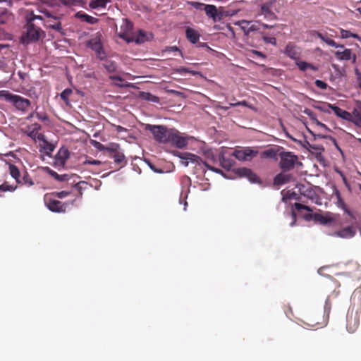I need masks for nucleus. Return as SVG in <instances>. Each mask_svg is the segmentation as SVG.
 Segmentation results:
<instances>
[{
	"instance_id": "nucleus-1",
	"label": "nucleus",
	"mask_w": 361,
	"mask_h": 361,
	"mask_svg": "<svg viewBox=\"0 0 361 361\" xmlns=\"http://www.w3.org/2000/svg\"><path fill=\"white\" fill-rule=\"evenodd\" d=\"M279 167L283 172L293 170L296 165H302L298 157L293 152L284 151L279 153Z\"/></svg>"
},
{
	"instance_id": "nucleus-25",
	"label": "nucleus",
	"mask_w": 361,
	"mask_h": 361,
	"mask_svg": "<svg viewBox=\"0 0 361 361\" xmlns=\"http://www.w3.org/2000/svg\"><path fill=\"white\" fill-rule=\"evenodd\" d=\"M295 64L301 71H305L310 69L314 71H318V68L312 63L300 61L299 59L295 61Z\"/></svg>"
},
{
	"instance_id": "nucleus-31",
	"label": "nucleus",
	"mask_w": 361,
	"mask_h": 361,
	"mask_svg": "<svg viewBox=\"0 0 361 361\" xmlns=\"http://www.w3.org/2000/svg\"><path fill=\"white\" fill-rule=\"evenodd\" d=\"M41 129V126L39 123H33L28 128V136L31 138L36 140V136L39 134V131Z\"/></svg>"
},
{
	"instance_id": "nucleus-39",
	"label": "nucleus",
	"mask_w": 361,
	"mask_h": 361,
	"mask_svg": "<svg viewBox=\"0 0 361 361\" xmlns=\"http://www.w3.org/2000/svg\"><path fill=\"white\" fill-rule=\"evenodd\" d=\"M316 36L317 37H319V39H321L323 42L326 43L329 46H331H331H337V43L334 40H333L327 37H325L323 34H322L319 32H316Z\"/></svg>"
},
{
	"instance_id": "nucleus-29",
	"label": "nucleus",
	"mask_w": 361,
	"mask_h": 361,
	"mask_svg": "<svg viewBox=\"0 0 361 361\" xmlns=\"http://www.w3.org/2000/svg\"><path fill=\"white\" fill-rule=\"evenodd\" d=\"M219 161L221 166L228 171L232 168L234 164V161L233 159L227 158L223 155L219 157Z\"/></svg>"
},
{
	"instance_id": "nucleus-9",
	"label": "nucleus",
	"mask_w": 361,
	"mask_h": 361,
	"mask_svg": "<svg viewBox=\"0 0 361 361\" xmlns=\"http://www.w3.org/2000/svg\"><path fill=\"white\" fill-rule=\"evenodd\" d=\"M133 28V24L131 21L127 18L122 19V24L120 27V32H118V35L121 39H124L128 43L133 42V39L132 38V31Z\"/></svg>"
},
{
	"instance_id": "nucleus-51",
	"label": "nucleus",
	"mask_w": 361,
	"mask_h": 361,
	"mask_svg": "<svg viewBox=\"0 0 361 361\" xmlns=\"http://www.w3.org/2000/svg\"><path fill=\"white\" fill-rule=\"evenodd\" d=\"M314 83L317 87L321 88L322 90H326L328 86L325 82L320 80H317Z\"/></svg>"
},
{
	"instance_id": "nucleus-30",
	"label": "nucleus",
	"mask_w": 361,
	"mask_h": 361,
	"mask_svg": "<svg viewBox=\"0 0 361 361\" xmlns=\"http://www.w3.org/2000/svg\"><path fill=\"white\" fill-rule=\"evenodd\" d=\"M111 0H92L90 3V7L92 9L104 8L106 7L107 3L111 2Z\"/></svg>"
},
{
	"instance_id": "nucleus-37",
	"label": "nucleus",
	"mask_w": 361,
	"mask_h": 361,
	"mask_svg": "<svg viewBox=\"0 0 361 361\" xmlns=\"http://www.w3.org/2000/svg\"><path fill=\"white\" fill-rule=\"evenodd\" d=\"M20 184H25L27 186H32L34 185L32 179L27 171H24L23 175L20 178Z\"/></svg>"
},
{
	"instance_id": "nucleus-61",
	"label": "nucleus",
	"mask_w": 361,
	"mask_h": 361,
	"mask_svg": "<svg viewBox=\"0 0 361 361\" xmlns=\"http://www.w3.org/2000/svg\"><path fill=\"white\" fill-rule=\"evenodd\" d=\"M8 12L6 8L0 9V18L6 16H8Z\"/></svg>"
},
{
	"instance_id": "nucleus-50",
	"label": "nucleus",
	"mask_w": 361,
	"mask_h": 361,
	"mask_svg": "<svg viewBox=\"0 0 361 361\" xmlns=\"http://www.w3.org/2000/svg\"><path fill=\"white\" fill-rule=\"evenodd\" d=\"M326 324V322H319V321H317V319L315 320H312L311 321V323L309 324L310 326H315L317 328H320V327H322L323 326H324Z\"/></svg>"
},
{
	"instance_id": "nucleus-41",
	"label": "nucleus",
	"mask_w": 361,
	"mask_h": 361,
	"mask_svg": "<svg viewBox=\"0 0 361 361\" xmlns=\"http://www.w3.org/2000/svg\"><path fill=\"white\" fill-rule=\"evenodd\" d=\"M17 189V185H9L8 183L5 182L2 184H0V190L3 192L10 191L13 192Z\"/></svg>"
},
{
	"instance_id": "nucleus-6",
	"label": "nucleus",
	"mask_w": 361,
	"mask_h": 361,
	"mask_svg": "<svg viewBox=\"0 0 361 361\" xmlns=\"http://www.w3.org/2000/svg\"><path fill=\"white\" fill-rule=\"evenodd\" d=\"M44 32L40 27L35 26L32 22H27L26 25V32L22 36V42L24 44H29L39 40Z\"/></svg>"
},
{
	"instance_id": "nucleus-10",
	"label": "nucleus",
	"mask_w": 361,
	"mask_h": 361,
	"mask_svg": "<svg viewBox=\"0 0 361 361\" xmlns=\"http://www.w3.org/2000/svg\"><path fill=\"white\" fill-rule=\"evenodd\" d=\"M235 25L240 27L245 36H248L250 32L258 31L259 29V21L253 22L242 20L235 23Z\"/></svg>"
},
{
	"instance_id": "nucleus-36",
	"label": "nucleus",
	"mask_w": 361,
	"mask_h": 361,
	"mask_svg": "<svg viewBox=\"0 0 361 361\" xmlns=\"http://www.w3.org/2000/svg\"><path fill=\"white\" fill-rule=\"evenodd\" d=\"M340 33H341V37L342 38H343V39H347V38H349V37H353V38L357 39H358L360 41L361 40V37L357 34L353 33L350 30H346L341 29Z\"/></svg>"
},
{
	"instance_id": "nucleus-27",
	"label": "nucleus",
	"mask_w": 361,
	"mask_h": 361,
	"mask_svg": "<svg viewBox=\"0 0 361 361\" xmlns=\"http://www.w3.org/2000/svg\"><path fill=\"white\" fill-rule=\"evenodd\" d=\"M8 169L11 177L16 180L18 184L20 183L21 174L18 168L14 164H9Z\"/></svg>"
},
{
	"instance_id": "nucleus-63",
	"label": "nucleus",
	"mask_w": 361,
	"mask_h": 361,
	"mask_svg": "<svg viewBox=\"0 0 361 361\" xmlns=\"http://www.w3.org/2000/svg\"><path fill=\"white\" fill-rule=\"evenodd\" d=\"M291 215H292L293 221L290 223V226H293L295 224V221H296V214L295 213V212L293 211L291 213Z\"/></svg>"
},
{
	"instance_id": "nucleus-59",
	"label": "nucleus",
	"mask_w": 361,
	"mask_h": 361,
	"mask_svg": "<svg viewBox=\"0 0 361 361\" xmlns=\"http://www.w3.org/2000/svg\"><path fill=\"white\" fill-rule=\"evenodd\" d=\"M114 127L117 133H120L122 132H126L127 129L121 126L114 125Z\"/></svg>"
},
{
	"instance_id": "nucleus-38",
	"label": "nucleus",
	"mask_w": 361,
	"mask_h": 361,
	"mask_svg": "<svg viewBox=\"0 0 361 361\" xmlns=\"http://www.w3.org/2000/svg\"><path fill=\"white\" fill-rule=\"evenodd\" d=\"M72 93L73 90L71 89L66 88L60 94V97L64 101L66 105H70L69 97Z\"/></svg>"
},
{
	"instance_id": "nucleus-57",
	"label": "nucleus",
	"mask_w": 361,
	"mask_h": 361,
	"mask_svg": "<svg viewBox=\"0 0 361 361\" xmlns=\"http://www.w3.org/2000/svg\"><path fill=\"white\" fill-rule=\"evenodd\" d=\"M36 116L38 119L41 121H47L48 120V116L46 114H42V113H36Z\"/></svg>"
},
{
	"instance_id": "nucleus-54",
	"label": "nucleus",
	"mask_w": 361,
	"mask_h": 361,
	"mask_svg": "<svg viewBox=\"0 0 361 361\" xmlns=\"http://www.w3.org/2000/svg\"><path fill=\"white\" fill-rule=\"evenodd\" d=\"M315 216H317V213H309V214H306L304 216V219L306 221L313 220L315 222Z\"/></svg>"
},
{
	"instance_id": "nucleus-44",
	"label": "nucleus",
	"mask_w": 361,
	"mask_h": 361,
	"mask_svg": "<svg viewBox=\"0 0 361 361\" xmlns=\"http://www.w3.org/2000/svg\"><path fill=\"white\" fill-rule=\"evenodd\" d=\"M119 149L120 145L116 143H111L107 147H106V150L112 155L118 152L120 150Z\"/></svg>"
},
{
	"instance_id": "nucleus-55",
	"label": "nucleus",
	"mask_w": 361,
	"mask_h": 361,
	"mask_svg": "<svg viewBox=\"0 0 361 361\" xmlns=\"http://www.w3.org/2000/svg\"><path fill=\"white\" fill-rule=\"evenodd\" d=\"M84 164L100 165L101 161L96 159H88L84 161Z\"/></svg>"
},
{
	"instance_id": "nucleus-28",
	"label": "nucleus",
	"mask_w": 361,
	"mask_h": 361,
	"mask_svg": "<svg viewBox=\"0 0 361 361\" xmlns=\"http://www.w3.org/2000/svg\"><path fill=\"white\" fill-rule=\"evenodd\" d=\"M132 38L136 44H142L148 40L146 33L142 30H140L137 35H132Z\"/></svg>"
},
{
	"instance_id": "nucleus-26",
	"label": "nucleus",
	"mask_w": 361,
	"mask_h": 361,
	"mask_svg": "<svg viewBox=\"0 0 361 361\" xmlns=\"http://www.w3.org/2000/svg\"><path fill=\"white\" fill-rule=\"evenodd\" d=\"M187 39L192 44H195L200 39L199 33L192 28H187L186 30Z\"/></svg>"
},
{
	"instance_id": "nucleus-23",
	"label": "nucleus",
	"mask_w": 361,
	"mask_h": 361,
	"mask_svg": "<svg viewBox=\"0 0 361 361\" xmlns=\"http://www.w3.org/2000/svg\"><path fill=\"white\" fill-rule=\"evenodd\" d=\"M70 153L66 148H61L56 155V159L60 164H64L66 160L69 158Z\"/></svg>"
},
{
	"instance_id": "nucleus-2",
	"label": "nucleus",
	"mask_w": 361,
	"mask_h": 361,
	"mask_svg": "<svg viewBox=\"0 0 361 361\" xmlns=\"http://www.w3.org/2000/svg\"><path fill=\"white\" fill-rule=\"evenodd\" d=\"M279 2L277 0H267L260 5V10L257 16H263L266 20H277L275 12H279Z\"/></svg>"
},
{
	"instance_id": "nucleus-11",
	"label": "nucleus",
	"mask_w": 361,
	"mask_h": 361,
	"mask_svg": "<svg viewBox=\"0 0 361 361\" xmlns=\"http://www.w3.org/2000/svg\"><path fill=\"white\" fill-rule=\"evenodd\" d=\"M235 173L240 178H246L251 183H257L260 182L259 177L250 169L242 167L236 169Z\"/></svg>"
},
{
	"instance_id": "nucleus-46",
	"label": "nucleus",
	"mask_w": 361,
	"mask_h": 361,
	"mask_svg": "<svg viewBox=\"0 0 361 361\" xmlns=\"http://www.w3.org/2000/svg\"><path fill=\"white\" fill-rule=\"evenodd\" d=\"M187 4L188 5H190L191 6H192L194 8H195L197 10H202V8H204V6H206V4H204L203 3H200V2H196V1H187Z\"/></svg>"
},
{
	"instance_id": "nucleus-22",
	"label": "nucleus",
	"mask_w": 361,
	"mask_h": 361,
	"mask_svg": "<svg viewBox=\"0 0 361 361\" xmlns=\"http://www.w3.org/2000/svg\"><path fill=\"white\" fill-rule=\"evenodd\" d=\"M355 233V230L352 226H347L335 232L334 235L340 238H349L353 237Z\"/></svg>"
},
{
	"instance_id": "nucleus-17",
	"label": "nucleus",
	"mask_w": 361,
	"mask_h": 361,
	"mask_svg": "<svg viewBox=\"0 0 361 361\" xmlns=\"http://www.w3.org/2000/svg\"><path fill=\"white\" fill-rule=\"evenodd\" d=\"M284 53L289 58L295 60V61L299 59L300 52L298 51V48L291 42H289L286 45Z\"/></svg>"
},
{
	"instance_id": "nucleus-13",
	"label": "nucleus",
	"mask_w": 361,
	"mask_h": 361,
	"mask_svg": "<svg viewBox=\"0 0 361 361\" xmlns=\"http://www.w3.org/2000/svg\"><path fill=\"white\" fill-rule=\"evenodd\" d=\"M169 142L175 145L178 148H183L187 145L188 140L181 136L178 131L172 129Z\"/></svg>"
},
{
	"instance_id": "nucleus-47",
	"label": "nucleus",
	"mask_w": 361,
	"mask_h": 361,
	"mask_svg": "<svg viewBox=\"0 0 361 361\" xmlns=\"http://www.w3.org/2000/svg\"><path fill=\"white\" fill-rule=\"evenodd\" d=\"M294 207L298 211H300L302 209H305V210L308 211V212H312V209L311 207H310L309 206L304 205V204H302L298 203V202H295L294 204Z\"/></svg>"
},
{
	"instance_id": "nucleus-20",
	"label": "nucleus",
	"mask_w": 361,
	"mask_h": 361,
	"mask_svg": "<svg viewBox=\"0 0 361 361\" xmlns=\"http://www.w3.org/2000/svg\"><path fill=\"white\" fill-rule=\"evenodd\" d=\"M292 178V175L281 172L277 174L274 178V185L279 186L288 183Z\"/></svg>"
},
{
	"instance_id": "nucleus-21",
	"label": "nucleus",
	"mask_w": 361,
	"mask_h": 361,
	"mask_svg": "<svg viewBox=\"0 0 361 361\" xmlns=\"http://www.w3.org/2000/svg\"><path fill=\"white\" fill-rule=\"evenodd\" d=\"M335 56L338 60H350L353 59V62L356 61L355 54L352 55V51L349 49H345L343 51H337L335 52Z\"/></svg>"
},
{
	"instance_id": "nucleus-45",
	"label": "nucleus",
	"mask_w": 361,
	"mask_h": 361,
	"mask_svg": "<svg viewBox=\"0 0 361 361\" xmlns=\"http://www.w3.org/2000/svg\"><path fill=\"white\" fill-rule=\"evenodd\" d=\"M262 34V37L263 41L267 44H271L273 45L276 44V39L274 37H268L265 35L263 32Z\"/></svg>"
},
{
	"instance_id": "nucleus-4",
	"label": "nucleus",
	"mask_w": 361,
	"mask_h": 361,
	"mask_svg": "<svg viewBox=\"0 0 361 361\" xmlns=\"http://www.w3.org/2000/svg\"><path fill=\"white\" fill-rule=\"evenodd\" d=\"M0 97H2L6 102H11L19 110L25 111L30 105L29 99L19 95L13 94L8 91H0Z\"/></svg>"
},
{
	"instance_id": "nucleus-8",
	"label": "nucleus",
	"mask_w": 361,
	"mask_h": 361,
	"mask_svg": "<svg viewBox=\"0 0 361 361\" xmlns=\"http://www.w3.org/2000/svg\"><path fill=\"white\" fill-rule=\"evenodd\" d=\"M258 150L250 147H239L234 149L232 156L239 161H251L258 154Z\"/></svg>"
},
{
	"instance_id": "nucleus-49",
	"label": "nucleus",
	"mask_w": 361,
	"mask_h": 361,
	"mask_svg": "<svg viewBox=\"0 0 361 361\" xmlns=\"http://www.w3.org/2000/svg\"><path fill=\"white\" fill-rule=\"evenodd\" d=\"M230 106H243L252 108L251 106L249 104V103L245 100H243V101H240V102H238L236 103H231Z\"/></svg>"
},
{
	"instance_id": "nucleus-14",
	"label": "nucleus",
	"mask_w": 361,
	"mask_h": 361,
	"mask_svg": "<svg viewBox=\"0 0 361 361\" xmlns=\"http://www.w3.org/2000/svg\"><path fill=\"white\" fill-rule=\"evenodd\" d=\"M46 205L49 210L54 212H64L66 209V203H63L59 200L45 197Z\"/></svg>"
},
{
	"instance_id": "nucleus-48",
	"label": "nucleus",
	"mask_w": 361,
	"mask_h": 361,
	"mask_svg": "<svg viewBox=\"0 0 361 361\" xmlns=\"http://www.w3.org/2000/svg\"><path fill=\"white\" fill-rule=\"evenodd\" d=\"M304 188H305V185H303L299 188V191H300V194L303 195L304 196H306L307 197H311L310 195H311V193H312V190H305Z\"/></svg>"
},
{
	"instance_id": "nucleus-18",
	"label": "nucleus",
	"mask_w": 361,
	"mask_h": 361,
	"mask_svg": "<svg viewBox=\"0 0 361 361\" xmlns=\"http://www.w3.org/2000/svg\"><path fill=\"white\" fill-rule=\"evenodd\" d=\"M282 149L283 147L279 146L269 148L262 152L261 157L267 159H276L277 156L279 157V153Z\"/></svg>"
},
{
	"instance_id": "nucleus-32",
	"label": "nucleus",
	"mask_w": 361,
	"mask_h": 361,
	"mask_svg": "<svg viewBox=\"0 0 361 361\" xmlns=\"http://www.w3.org/2000/svg\"><path fill=\"white\" fill-rule=\"evenodd\" d=\"M54 149L55 146L53 144L49 142L48 141L44 142V143H43L42 145H40V152H44L48 156L51 155V152H54Z\"/></svg>"
},
{
	"instance_id": "nucleus-5",
	"label": "nucleus",
	"mask_w": 361,
	"mask_h": 361,
	"mask_svg": "<svg viewBox=\"0 0 361 361\" xmlns=\"http://www.w3.org/2000/svg\"><path fill=\"white\" fill-rule=\"evenodd\" d=\"M86 47L94 51L98 59L103 61L106 58V54L102 42V35L99 32L96 33L94 36L87 41Z\"/></svg>"
},
{
	"instance_id": "nucleus-43",
	"label": "nucleus",
	"mask_w": 361,
	"mask_h": 361,
	"mask_svg": "<svg viewBox=\"0 0 361 361\" xmlns=\"http://www.w3.org/2000/svg\"><path fill=\"white\" fill-rule=\"evenodd\" d=\"M305 113L306 114H307L309 116H310V118L314 121L315 123L317 124V126L320 127L321 128H323L326 130H329L328 128L326 127V126L322 123H321L320 121H319L317 119H316L315 118L312 117V115H313V113L310 111V110H306L305 111Z\"/></svg>"
},
{
	"instance_id": "nucleus-7",
	"label": "nucleus",
	"mask_w": 361,
	"mask_h": 361,
	"mask_svg": "<svg viewBox=\"0 0 361 361\" xmlns=\"http://www.w3.org/2000/svg\"><path fill=\"white\" fill-rule=\"evenodd\" d=\"M178 157L181 159V161H180L181 164L185 166H188L190 162L194 163L197 165H200L201 164H203L208 169H209L212 171H214L216 173H222V171L220 169H218L213 166H209L206 162L203 161L202 159L200 157H198L194 154L188 153V152H186L184 154L179 153Z\"/></svg>"
},
{
	"instance_id": "nucleus-34",
	"label": "nucleus",
	"mask_w": 361,
	"mask_h": 361,
	"mask_svg": "<svg viewBox=\"0 0 361 361\" xmlns=\"http://www.w3.org/2000/svg\"><path fill=\"white\" fill-rule=\"evenodd\" d=\"M112 157L114 158V162L116 164H121V165H124L126 164V161L125 160L126 157H125L123 153L120 150L118 152H116V154H114L112 155Z\"/></svg>"
},
{
	"instance_id": "nucleus-16",
	"label": "nucleus",
	"mask_w": 361,
	"mask_h": 361,
	"mask_svg": "<svg viewBox=\"0 0 361 361\" xmlns=\"http://www.w3.org/2000/svg\"><path fill=\"white\" fill-rule=\"evenodd\" d=\"M350 122L353 123L356 126L361 128V102H356L351 113Z\"/></svg>"
},
{
	"instance_id": "nucleus-62",
	"label": "nucleus",
	"mask_w": 361,
	"mask_h": 361,
	"mask_svg": "<svg viewBox=\"0 0 361 361\" xmlns=\"http://www.w3.org/2000/svg\"><path fill=\"white\" fill-rule=\"evenodd\" d=\"M9 16H10V15L4 16V17H2V18H0V25L6 23L8 21Z\"/></svg>"
},
{
	"instance_id": "nucleus-53",
	"label": "nucleus",
	"mask_w": 361,
	"mask_h": 361,
	"mask_svg": "<svg viewBox=\"0 0 361 361\" xmlns=\"http://www.w3.org/2000/svg\"><path fill=\"white\" fill-rule=\"evenodd\" d=\"M49 27L53 30L61 32L62 30L61 23L60 22H56L53 25H50Z\"/></svg>"
},
{
	"instance_id": "nucleus-24",
	"label": "nucleus",
	"mask_w": 361,
	"mask_h": 361,
	"mask_svg": "<svg viewBox=\"0 0 361 361\" xmlns=\"http://www.w3.org/2000/svg\"><path fill=\"white\" fill-rule=\"evenodd\" d=\"M75 17L81 20V21L86 22L90 24H94L98 21L97 18H94V17L89 16V15L86 14L85 13H82V12L76 13Z\"/></svg>"
},
{
	"instance_id": "nucleus-52",
	"label": "nucleus",
	"mask_w": 361,
	"mask_h": 361,
	"mask_svg": "<svg viewBox=\"0 0 361 361\" xmlns=\"http://www.w3.org/2000/svg\"><path fill=\"white\" fill-rule=\"evenodd\" d=\"M69 194H70V192H67V191H61V192H55L54 195L56 197L60 198V199H62V198H64V197H67Z\"/></svg>"
},
{
	"instance_id": "nucleus-56",
	"label": "nucleus",
	"mask_w": 361,
	"mask_h": 361,
	"mask_svg": "<svg viewBox=\"0 0 361 361\" xmlns=\"http://www.w3.org/2000/svg\"><path fill=\"white\" fill-rule=\"evenodd\" d=\"M252 54L253 55V57L257 56L259 58H262L263 59L266 58V56L263 53L257 50H252Z\"/></svg>"
},
{
	"instance_id": "nucleus-58",
	"label": "nucleus",
	"mask_w": 361,
	"mask_h": 361,
	"mask_svg": "<svg viewBox=\"0 0 361 361\" xmlns=\"http://www.w3.org/2000/svg\"><path fill=\"white\" fill-rule=\"evenodd\" d=\"M49 173L51 174V176L52 177H54L55 179L59 180H63L62 178H61V176L59 175L56 171H54L53 170H50V169H49Z\"/></svg>"
},
{
	"instance_id": "nucleus-40",
	"label": "nucleus",
	"mask_w": 361,
	"mask_h": 361,
	"mask_svg": "<svg viewBox=\"0 0 361 361\" xmlns=\"http://www.w3.org/2000/svg\"><path fill=\"white\" fill-rule=\"evenodd\" d=\"M60 2L66 6H78L85 3V0H60Z\"/></svg>"
},
{
	"instance_id": "nucleus-42",
	"label": "nucleus",
	"mask_w": 361,
	"mask_h": 361,
	"mask_svg": "<svg viewBox=\"0 0 361 361\" xmlns=\"http://www.w3.org/2000/svg\"><path fill=\"white\" fill-rule=\"evenodd\" d=\"M175 72L179 74L190 73L192 75H195L198 73V72L192 71L186 67H179L175 70Z\"/></svg>"
},
{
	"instance_id": "nucleus-64",
	"label": "nucleus",
	"mask_w": 361,
	"mask_h": 361,
	"mask_svg": "<svg viewBox=\"0 0 361 361\" xmlns=\"http://www.w3.org/2000/svg\"><path fill=\"white\" fill-rule=\"evenodd\" d=\"M110 79L113 80H118V81H123V78L120 76L114 75V76H110Z\"/></svg>"
},
{
	"instance_id": "nucleus-33",
	"label": "nucleus",
	"mask_w": 361,
	"mask_h": 361,
	"mask_svg": "<svg viewBox=\"0 0 361 361\" xmlns=\"http://www.w3.org/2000/svg\"><path fill=\"white\" fill-rule=\"evenodd\" d=\"M140 97L144 100L158 103L159 102V98L149 92H140Z\"/></svg>"
},
{
	"instance_id": "nucleus-19",
	"label": "nucleus",
	"mask_w": 361,
	"mask_h": 361,
	"mask_svg": "<svg viewBox=\"0 0 361 361\" xmlns=\"http://www.w3.org/2000/svg\"><path fill=\"white\" fill-rule=\"evenodd\" d=\"M329 107L337 116L345 121H350L352 118L351 113L343 110L334 104H329Z\"/></svg>"
},
{
	"instance_id": "nucleus-15",
	"label": "nucleus",
	"mask_w": 361,
	"mask_h": 361,
	"mask_svg": "<svg viewBox=\"0 0 361 361\" xmlns=\"http://www.w3.org/2000/svg\"><path fill=\"white\" fill-rule=\"evenodd\" d=\"M204 10L207 17L212 18L214 22L221 20L223 15L221 12L218 11L216 6L212 4H206V6H204Z\"/></svg>"
},
{
	"instance_id": "nucleus-60",
	"label": "nucleus",
	"mask_w": 361,
	"mask_h": 361,
	"mask_svg": "<svg viewBox=\"0 0 361 361\" xmlns=\"http://www.w3.org/2000/svg\"><path fill=\"white\" fill-rule=\"evenodd\" d=\"M36 140H37L39 141H42L43 143H44V142L47 141L45 138V136L42 133H39V134L37 135Z\"/></svg>"
},
{
	"instance_id": "nucleus-3",
	"label": "nucleus",
	"mask_w": 361,
	"mask_h": 361,
	"mask_svg": "<svg viewBox=\"0 0 361 361\" xmlns=\"http://www.w3.org/2000/svg\"><path fill=\"white\" fill-rule=\"evenodd\" d=\"M146 130H149L154 137V139L160 143L169 142L171 132L172 129H168L164 126L147 125Z\"/></svg>"
},
{
	"instance_id": "nucleus-12",
	"label": "nucleus",
	"mask_w": 361,
	"mask_h": 361,
	"mask_svg": "<svg viewBox=\"0 0 361 361\" xmlns=\"http://www.w3.org/2000/svg\"><path fill=\"white\" fill-rule=\"evenodd\" d=\"M337 221V216L334 214L326 212L325 214L317 213L315 216V223H319L322 225L331 226Z\"/></svg>"
},
{
	"instance_id": "nucleus-35",
	"label": "nucleus",
	"mask_w": 361,
	"mask_h": 361,
	"mask_svg": "<svg viewBox=\"0 0 361 361\" xmlns=\"http://www.w3.org/2000/svg\"><path fill=\"white\" fill-rule=\"evenodd\" d=\"M105 61L103 66L104 68L109 73H114L116 71V64L114 61L111 60H107L106 58L104 60Z\"/></svg>"
}]
</instances>
